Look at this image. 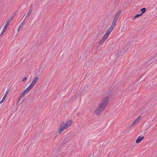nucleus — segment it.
<instances>
[{
	"label": "nucleus",
	"mask_w": 157,
	"mask_h": 157,
	"mask_svg": "<svg viewBox=\"0 0 157 157\" xmlns=\"http://www.w3.org/2000/svg\"><path fill=\"white\" fill-rule=\"evenodd\" d=\"M5 99H4L3 98H2V100L0 102V103L2 104L4 101Z\"/></svg>",
	"instance_id": "22"
},
{
	"label": "nucleus",
	"mask_w": 157,
	"mask_h": 157,
	"mask_svg": "<svg viewBox=\"0 0 157 157\" xmlns=\"http://www.w3.org/2000/svg\"><path fill=\"white\" fill-rule=\"evenodd\" d=\"M59 129V134H60L63 131L65 130L66 128H68V126H67V125L65 122H62L60 124Z\"/></svg>",
	"instance_id": "3"
},
{
	"label": "nucleus",
	"mask_w": 157,
	"mask_h": 157,
	"mask_svg": "<svg viewBox=\"0 0 157 157\" xmlns=\"http://www.w3.org/2000/svg\"><path fill=\"white\" fill-rule=\"evenodd\" d=\"M13 17V16H12L11 17V19H12L14 18Z\"/></svg>",
	"instance_id": "26"
},
{
	"label": "nucleus",
	"mask_w": 157,
	"mask_h": 157,
	"mask_svg": "<svg viewBox=\"0 0 157 157\" xmlns=\"http://www.w3.org/2000/svg\"><path fill=\"white\" fill-rule=\"evenodd\" d=\"M136 18V16H135L134 17H133V18H132V19H134V18Z\"/></svg>",
	"instance_id": "25"
},
{
	"label": "nucleus",
	"mask_w": 157,
	"mask_h": 157,
	"mask_svg": "<svg viewBox=\"0 0 157 157\" xmlns=\"http://www.w3.org/2000/svg\"><path fill=\"white\" fill-rule=\"evenodd\" d=\"M109 101L108 97H105L99 104V106L94 111V113L96 115L100 114L104 110Z\"/></svg>",
	"instance_id": "1"
},
{
	"label": "nucleus",
	"mask_w": 157,
	"mask_h": 157,
	"mask_svg": "<svg viewBox=\"0 0 157 157\" xmlns=\"http://www.w3.org/2000/svg\"><path fill=\"white\" fill-rule=\"evenodd\" d=\"M146 9L145 8H143L141 9L140 10L141 11H142L141 13L143 14L146 11Z\"/></svg>",
	"instance_id": "14"
},
{
	"label": "nucleus",
	"mask_w": 157,
	"mask_h": 157,
	"mask_svg": "<svg viewBox=\"0 0 157 157\" xmlns=\"http://www.w3.org/2000/svg\"><path fill=\"white\" fill-rule=\"evenodd\" d=\"M25 21H22L21 23V24L20 25V26L21 27H23V25L24 24Z\"/></svg>",
	"instance_id": "16"
},
{
	"label": "nucleus",
	"mask_w": 157,
	"mask_h": 157,
	"mask_svg": "<svg viewBox=\"0 0 157 157\" xmlns=\"http://www.w3.org/2000/svg\"><path fill=\"white\" fill-rule=\"evenodd\" d=\"M141 118V116H139V117H138L136 119V120L133 121V122L131 124V126L134 125L138 123L140 121V120Z\"/></svg>",
	"instance_id": "6"
},
{
	"label": "nucleus",
	"mask_w": 157,
	"mask_h": 157,
	"mask_svg": "<svg viewBox=\"0 0 157 157\" xmlns=\"http://www.w3.org/2000/svg\"><path fill=\"white\" fill-rule=\"evenodd\" d=\"M38 79L39 78L37 77H35L32 82L31 83L28 87L31 90L33 87L36 82L38 81Z\"/></svg>",
	"instance_id": "4"
},
{
	"label": "nucleus",
	"mask_w": 157,
	"mask_h": 157,
	"mask_svg": "<svg viewBox=\"0 0 157 157\" xmlns=\"http://www.w3.org/2000/svg\"><path fill=\"white\" fill-rule=\"evenodd\" d=\"M22 27H21L20 26L18 27V28L17 29V31L18 32H19L22 29Z\"/></svg>",
	"instance_id": "17"
},
{
	"label": "nucleus",
	"mask_w": 157,
	"mask_h": 157,
	"mask_svg": "<svg viewBox=\"0 0 157 157\" xmlns=\"http://www.w3.org/2000/svg\"><path fill=\"white\" fill-rule=\"evenodd\" d=\"M31 89L28 87L26 89H25L20 94V96L19 98V101H18V102L21 99V98L24 97L25 95L27 93H28Z\"/></svg>",
	"instance_id": "5"
},
{
	"label": "nucleus",
	"mask_w": 157,
	"mask_h": 157,
	"mask_svg": "<svg viewBox=\"0 0 157 157\" xmlns=\"http://www.w3.org/2000/svg\"><path fill=\"white\" fill-rule=\"evenodd\" d=\"M84 87H85V88H86V90H83H83H82V91H84V92H85V91H86L87 90V87L85 86Z\"/></svg>",
	"instance_id": "24"
},
{
	"label": "nucleus",
	"mask_w": 157,
	"mask_h": 157,
	"mask_svg": "<svg viewBox=\"0 0 157 157\" xmlns=\"http://www.w3.org/2000/svg\"><path fill=\"white\" fill-rule=\"evenodd\" d=\"M10 91V90L8 89L5 93L4 95V96L3 98L4 99H5L7 95H8L9 92Z\"/></svg>",
	"instance_id": "10"
},
{
	"label": "nucleus",
	"mask_w": 157,
	"mask_h": 157,
	"mask_svg": "<svg viewBox=\"0 0 157 157\" xmlns=\"http://www.w3.org/2000/svg\"><path fill=\"white\" fill-rule=\"evenodd\" d=\"M144 138V136L141 137V136H140L138 139L136 140V143L137 144L139 143Z\"/></svg>",
	"instance_id": "9"
},
{
	"label": "nucleus",
	"mask_w": 157,
	"mask_h": 157,
	"mask_svg": "<svg viewBox=\"0 0 157 157\" xmlns=\"http://www.w3.org/2000/svg\"><path fill=\"white\" fill-rule=\"evenodd\" d=\"M142 15V13H140V14H137L135 16L136 17H138L139 16H141Z\"/></svg>",
	"instance_id": "19"
},
{
	"label": "nucleus",
	"mask_w": 157,
	"mask_h": 157,
	"mask_svg": "<svg viewBox=\"0 0 157 157\" xmlns=\"http://www.w3.org/2000/svg\"><path fill=\"white\" fill-rule=\"evenodd\" d=\"M105 40L102 38L99 42L100 44H102Z\"/></svg>",
	"instance_id": "13"
},
{
	"label": "nucleus",
	"mask_w": 157,
	"mask_h": 157,
	"mask_svg": "<svg viewBox=\"0 0 157 157\" xmlns=\"http://www.w3.org/2000/svg\"><path fill=\"white\" fill-rule=\"evenodd\" d=\"M10 21H7L6 22V23L5 25L8 27L10 25Z\"/></svg>",
	"instance_id": "15"
},
{
	"label": "nucleus",
	"mask_w": 157,
	"mask_h": 157,
	"mask_svg": "<svg viewBox=\"0 0 157 157\" xmlns=\"http://www.w3.org/2000/svg\"><path fill=\"white\" fill-rule=\"evenodd\" d=\"M117 21L116 20H114L113 22L112 23L111 26L109 28L108 30L106 31V33H105V34L104 35L102 39L105 40H106V39L108 37L109 34L113 30L114 26H115Z\"/></svg>",
	"instance_id": "2"
},
{
	"label": "nucleus",
	"mask_w": 157,
	"mask_h": 157,
	"mask_svg": "<svg viewBox=\"0 0 157 157\" xmlns=\"http://www.w3.org/2000/svg\"><path fill=\"white\" fill-rule=\"evenodd\" d=\"M5 30H4L3 29L2 31V32L0 35V36H1L2 35H3V34L5 33Z\"/></svg>",
	"instance_id": "18"
},
{
	"label": "nucleus",
	"mask_w": 157,
	"mask_h": 157,
	"mask_svg": "<svg viewBox=\"0 0 157 157\" xmlns=\"http://www.w3.org/2000/svg\"><path fill=\"white\" fill-rule=\"evenodd\" d=\"M32 7H30V8L29 10L27 13V15L26 16L27 17V16L29 17V15L31 14V13H32Z\"/></svg>",
	"instance_id": "11"
},
{
	"label": "nucleus",
	"mask_w": 157,
	"mask_h": 157,
	"mask_svg": "<svg viewBox=\"0 0 157 157\" xmlns=\"http://www.w3.org/2000/svg\"><path fill=\"white\" fill-rule=\"evenodd\" d=\"M67 126H68V127H70L72 124V120L71 119H70L67 122H65Z\"/></svg>",
	"instance_id": "8"
},
{
	"label": "nucleus",
	"mask_w": 157,
	"mask_h": 157,
	"mask_svg": "<svg viewBox=\"0 0 157 157\" xmlns=\"http://www.w3.org/2000/svg\"><path fill=\"white\" fill-rule=\"evenodd\" d=\"M27 78L25 77L22 80V81L24 82L27 79Z\"/></svg>",
	"instance_id": "23"
},
{
	"label": "nucleus",
	"mask_w": 157,
	"mask_h": 157,
	"mask_svg": "<svg viewBox=\"0 0 157 157\" xmlns=\"http://www.w3.org/2000/svg\"><path fill=\"white\" fill-rule=\"evenodd\" d=\"M121 10H119L118 11V12L116 13L114 17V20H117L121 14Z\"/></svg>",
	"instance_id": "7"
},
{
	"label": "nucleus",
	"mask_w": 157,
	"mask_h": 157,
	"mask_svg": "<svg viewBox=\"0 0 157 157\" xmlns=\"http://www.w3.org/2000/svg\"><path fill=\"white\" fill-rule=\"evenodd\" d=\"M70 141L69 138L68 137L66 138L63 141L64 143H66Z\"/></svg>",
	"instance_id": "12"
},
{
	"label": "nucleus",
	"mask_w": 157,
	"mask_h": 157,
	"mask_svg": "<svg viewBox=\"0 0 157 157\" xmlns=\"http://www.w3.org/2000/svg\"><path fill=\"white\" fill-rule=\"evenodd\" d=\"M7 28V27H6V26L4 25L3 28V29L4 30H6Z\"/></svg>",
	"instance_id": "20"
},
{
	"label": "nucleus",
	"mask_w": 157,
	"mask_h": 157,
	"mask_svg": "<svg viewBox=\"0 0 157 157\" xmlns=\"http://www.w3.org/2000/svg\"><path fill=\"white\" fill-rule=\"evenodd\" d=\"M7 28V27H6V26L4 25L3 28V29L4 30H6Z\"/></svg>",
	"instance_id": "21"
}]
</instances>
